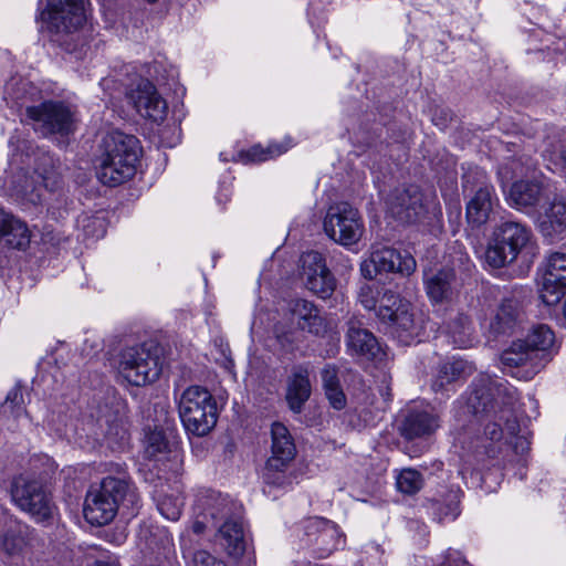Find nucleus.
Masks as SVG:
<instances>
[{
    "instance_id": "obj_1",
    "label": "nucleus",
    "mask_w": 566,
    "mask_h": 566,
    "mask_svg": "<svg viewBox=\"0 0 566 566\" xmlns=\"http://www.w3.org/2000/svg\"><path fill=\"white\" fill-rule=\"evenodd\" d=\"M516 401V389L506 380L481 374L453 403L455 427L465 429L467 423L473 426L480 417H493L504 421L505 429L515 434L518 427L513 412Z\"/></svg>"
},
{
    "instance_id": "obj_2",
    "label": "nucleus",
    "mask_w": 566,
    "mask_h": 566,
    "mask_svg": "<svg viewBox=\"0 0 566 566\" xmlns=\"http://www.w3.org/2000/svg\"><path fill=\"white\" fill-rule=\"evenodd\" d=\"M184 451L174 429L156 426L144 436V479L182 475Z\"/></svg>"
},
{
    "instance_id": "obj_3",
    "label": "nucleus",
    "mask_w": 566,
    "mask_h": 566,
    "mask_svg": "<svg viewBox=\"0 0 566 566\" xmlns=\"http://www.w3.org/2000/svg\"><path fill=\"white\" fill-rule=\"evenodd\" d=\"M105 153L96 167L98 180L108 187L118 186L136 174L138 139L115 132L105 138Z\"/></svg>"
},
{
    "instance_id": "obj_4",
    "label": "nucleus",
    "mask_w": 566,
    "mask_h": 566,
    "mask_svg": "<svg viewBox=\"0 0 566 566\" xmlns=\"http://www.w3.org/2000/svg\"><path fill=\"white\" fill-rule=\"evenodd\" d=\"M168 93L150 82L144 84V138L157 150L160 147L171 148L180 140L178 127L168 119V103L165 98Z\"/></svg>"
},
{
    "instance_id": "obj_5",
    "label": "nucleus",
    "mask_w": 566,
    "mask_h": 566,
    "mask_svg": "<svg viewBox=\"0 0 566 566\" xmlns=\"http://www.w3.org/2000/svg\"><path fill=\"white\" fill-rule=\"evenodd\" d=\"M129 489V482L123 478L106 476L98 484L90 486L83 507L87 523L103 526L114 520L118 505Z\"/></svg>"
},
{
    "instance_id": "obj_6",
    "label": "nucleus",
    "mask_w": 566,
    "mask_h": 566,
    "mask_svg": "<svg viewBox=\"0 0 566 566\" xmlns=\"http://www.w3.org/2000/svg\"><path fill=\"white\" fill-rule=\"evenodd\" d=\"M179 415L187 432L203 437L217 423V402L208 389L201 386H190L181 395Z\"/></svg>"
},
{
    "instance_id": "obj_7",
    "label": "nucleus",
    "mask_w": 566,
    "mask_h": 566,
    "mask_svg": "<svg viewBox=\"0 0 566 566\" xmlns=\"http://www.w3.org/2000/svg\"><path fill=\"white\" fill-rule=\"evenodd\" d=\"M531 240V230L517 221H504L496 226L488 243L484 260L493 269L514 262Z\"/></svg>"
},
{
    "instance_id": "obj_8",
    "label": "nucleus",
    "mask_w": 566,
    "mask_h": 566,
    "mask_svg": "<svg viewBox=\"0 0 566 566\" xmlns=\"http://www.w3.org/2000/svg\"><path fill=\"white\" fill-rule=\"evenodd\" d=\"M271 457L263 469L262 478L265 484L285 489L293 483L289 467L296 454L294 439L289 429L281 422L271 427Z\"/></svg>"
},
{
    "instance_id": "obj_9",
    "label": "nucleus",
    "mask_w": 566,
    "mask_h": 566,
    "mask_svg": "<svg viewBox=\"0 0 566 566\" xmlns=\"http://www.w3.org/2000/svg\"><path fill=\"white\" fill-rule=\"evenodd\" d=\"M410 310L411 305L408 301L390 290H384L376 315L401 342L409 344L426 328L423 321L416 319Z\"/></svg>"
},
{
    "instance_id": "obj_10",
    "label": "nucleus",
    "mask_w": 566,
    "mask_h": 566,
    "mask_svg": "<svg viewBox=\"0 0 566 566\" xmlns=\"http://www.w3.org/2000/svg\"><path fill=\"white\" fill-rule=\"evenodd\" d=\"M11 497L14 504L36 523H50L53 520L56 505L51 491L41 480L23 475L14 478Z\"/></svg>"
},
{
    "instance_id": "obj_11",
    "label": "nucleus",
    "mask_w": 566,
    "mask_h": 566,
    "mask_svg": "<svg viewBox=\"0 0 566 566\" xmlns=\"http://www.w3.org/2000/svg\"><path fill=\"white\" fill-rule=\"evenodd\" d=\"M387 205L390 214L403 223L422 222L441 213L436 197L424 195L417 186L395 190Z\"/></svg>"
},
{
    "instance_id": "obj_12",
    "label": "nucleus",
    "mask_w": 566,
    "mask_h": 566,
    "mask_svg": "<svg viewBox=\"0 0 566 566\" xmlns=\"http://www.w3.org/2000/svg\"><path fill=\"white\" fill-rule=\"evenodd\" d=\"M463 190L473 193L467 202V220L473 228H479L488 222L493 208L499 203L495 190L485 172L478 167L463 175Z\"/></svg>"
},
{
    "instance_id": "obj_13",
    "label": "nucleus",
    "mask_w": 566,
    "mask_h": 566,
    "mask_svg": "<svg viewBox=\"0 0 566 566\" xmlns=\"http://www.w3.org/2000/svg\"><path fill=\"white\" fill-rule=\"evenodd\" d=\"M88 4V0H48L40 19L53 35L72 34L86 23Z\"/></svg>"
},
{
    "instance_id": "obj_14",
    "label": "nucleus",
    "mask_w": 566,
    "mask_h": 566,
    "mask_svg": "<svg viewBox=\"0 0 566 566\" xmlns=\"http://www.w3.org/2000/svg\"><path fill=\"white\" fill-rule=\"evenodd\" d=\"M324 231L336 243L352 247L361 239L364 222L356 208L348 202H338L328 208Z\"/></svg>"
},
{
    "instance_id": "obj_15",
    "label": "nucleus",
    "mask_w": 566,
    "mask_h": 566,
    "mask_svg": "<svg viewBox=\"0 0 566 566\" xmlns=\"http://www.w3.org/2000/svg\"><path fill=\"white\" fill-rule=\"evenodd\" d=\"M417 266L415 258L409 254H401L394 248L373 244L369 256L360 263L361 275L367 280H374L381 273H399L410 275Z\"/></svg>"
},
{
    "instance_id": "obj_16",
    "label": "nucleus",
    "mask_w": 566,
    "mask_h": 566,
    "mask_svg": "<svg viewBox=\"0 0 566 566\" xmlns=\"http://www.w3.org/2000/svg\"><path fill=\"white\" fill-rule=\"evenodd\" d=\"M27 116L34 123V129L43 136L69 135L74 129V115L63 102L48 101L38 106H29Z\"/></svg>"
},
{
    "instance_id": "obj_17",
    "label": "nucleus",
    "mask_w": 566,
    "mask_h": 566,
    "mask_svg": "<svg viewBox=\"0 0 566 566\" xmlns=\"http://www.w3.org/2000/svg\"><path fill=\"white\" fill-rule=\"evenodd\" d=\"M153 486L150 492L158 512L169 521H177L184 506V485L181 475H158V478H145Z\"/></svg>"
},
{
    "instance_id": "obj_18",
    "label": "nucleus",
    "mask_w": 566,
    "mask_h": 566,
    "mask_svg": "<svg viewBox=\"0 0 566 566\" xmlns=\"http://www.w3.org/2000/svg\"><path fill=\"white\" fill-rule=\"evenodd\" d=\"M539 298L547 306H553L566 294V253H549L542 266Z\"/></svg>"
},
{
    "instance_id": "obj_19",
    "label": "nucleus",
    "mask_w": 566,
    "mask_h": 566,
    "mask_svg": "<svg viewBox=\"0 0 566 566\" xmlns=\"http://www.w3.org/2000/svg\"><path fill=\"white\" fill-rule=\"evenodd\" d=\"M300 263L305 286L322 298L329 297L336 287V280L327 269L323 255L317 251H310L302 254Z\"/></svg>"
},
{
    "instance_id": "obj_20",
    "label": "nucleus",
    "mask_w": 566,
    "mask_h": 566,
    "mask_svg": "<svg viewBox=\"0 0 566 566\" xmlns=\"http://www.w3.org/2000/svg\"><path fill=\"white\" fill-rule=\"evenodd\" d=\"M305 532L321 558L327 557L344 543L337 525L323 517L308 520Z\"/></svg>"
},
{
    "instance_id": "obj_21",
    "label": "nucleus",
    "mask_w": 566,
    "mask_h": 566,
    "mask_svg": "<svg viewBox=\"0 0 566 566\" xmlns=\"http://www.w3.org/2000/svg\"><path fill=\"white\" fill-rule=\"evenodd\" d=\"M501 363L505 368L522 367L516 376L525 380L532 379L542 368L536 359V353H532L525 340L514 342L501 354Z\"/></svg>"
},
{
    "instance_id": "obj_22",
    "label": "nucleus",
    "mask_w": 566,
    "mask_h": 566,
    "mask_svg": "<svg viewBox=\"0 0 566 566\" xmlns=\"http://www.w3.org/2000/svg\"><path fill=\"white\" fill-rule=\"evenodd\" d=\"M30 241L27 223L0 209V248L25 250Z\"/></svg>"
},
{
    "instance_id": "obj_23",
    "label": "nucleus",
    "mask_w": 566,
    "mask_h": 566,
    "mask_svg": "<svg viewBox=\"0 0 566 566\" xmlns=\"http://www.w3.org/2000/svg\"><path fill=\"white\" fill-rule=\"evenodd\" d=\"M532 179L516 180L510 187L506 195L507 203L521 211L534 208L543 197V188L541 182L531 176Z\"/></svg>"
},
{
    "instance_id": "obj_24",
    "label": "nucleus",
    "mask_w": 566,
    "mask_h": 566,
    "mask_svg": "<svg viewBox=\"0 0 566 566\" xmlns=\"http://www.w3.org/2000/svg\"><path fill=\"white\" fill-rule=\"evenodd\" d=\"M346 345L352 354L375 359L381 353V347L368 329L363 328L357 321H349L346 335Z\"/></svg>"
},
{
    "instance_id": "obj_25",
    "label": "nucleus",
    "mask_w": 566,
    "mask_h": 566,
    "mask_svg": "<svg viewBox=\"0 0 566 566\" xmlns=\"http://www.w3.org/2000/svg\"><path fill=\"white\" fill-rule=\"evenodd\" d=\"M217 542L232 557H240L247 549L243 522L240 517H229L219 527Z\"/></svg>"
},
{
    "instance_id": "obj_26",
    "label": "nucleus",
    "mask_w": 566,
    "mask_h": 566,
    "mask_svg": "<svg viewBox=\"0 0 566 566\" xmlns=\"http://www.w3.org/2000/svg\"><path fill=\"white\" fill-rule=\"evenodd\" d=\"M541 233L554 241L566 231V202L554 198L538 216Z\"/></svg>"
},
{
    "instance_id": "obj_27",
    "label": "nucleus",
    "mask_w": 566,
    "mask_h": 566,
    "mask_svg": "<svg viewBox=\"0 0 566 566\" xmlns=\"http://www.w3.org/2000/svg\"><path fill=\"white\" fill-rule=\"evenodd\" d=\"M144 84L150 82L163 92H170L178 84L177 70L160 54L144 66Z\"/></svg>"
},
{
    "instance_id": "obj_28",
    "label": "nucleus",
    "mask_w": 566,
    "mask_h": 566,
    "mask_svg": "<svg viewBox=\"0 0 566 566\" xmlns=\"http://www.w3.org/2000/svg\"><path fill=\"white\" fill-rule=\"evenodd\" d=\"M290 312L292 319L296 322L301 329L315 335L326 332V322L312 302L302 298L295 300L291 303Z\"/></svg>"
},
{
    "instance_id": "obj_29",
    "label": "nucleus",
    "mask_w": 566,
    "mask_h": 566,
    "mask_svg": "<svg viewBox=\"0 0 566 566\" xmlns=\"http://www.w3.org/2000/svg\"><path fill=\"white\" fill-rule=\"evenodd\" d=\"M60 163L50 153L39 150L34 163V176L40 186L53 192L63 186Z\"/></svg>"
},
{
    "instance_id": "obj_30",
    "label": "nucleus",
    "mask_w": 566,
    "mask_h": 566,
    "mask_svg": "<svg viewBox=\"0 0 566 566\" xmlns=\"http://www.w3.org/2000/svg\"><path fill=\"white\" fill-rule=\"evenodd\" d=\"M140 346L134 345L126 347L119 358L118 374L122 382L130 387V392L134 396L138 395L140 387Z\"/></svg>"
},
{
    "instance_id": "obj_31",
    "label": "nucleus",
    "mask_w": 566,
    "mask_h": 566,
    "mask_svg": "<svg viewBox=\"0 0 566 566\" xmlns=\"http://www.w3.org/2000/svg\"><path fill=\"white\" fill-rule=\"evenodd\" d=\"M311 396V382L306 369H295L287 380L286 402L294 413H300Z\"/></svg>"
},
{
    "instance_id": "obj_32",
    "label": "nucleus",
    "mask_w": 566,
    "mask_h": 566,
    "mask_svg": "<svg viewBox=\"0 0 566 566\" xmlns=\"http://www.w3.org/2000/svg\"><path fill=\"white\" fill-rule=\"evenodd\" d=\"M439 426L438 416L428 411L412 410L402 422L401 434L407 439H415L433 433Z\"/></svg>"
},
{
    "instance_id": "obj_33",
    "label": "nucleus",
    "mask_w": 566,
    "mask_h": 566,
    "mask_svg": "<svg viewBox=\"0 0 566 566\" xmlns=\"http://www.w3.org/2000/svg\"><path fill=\"white\" fill-rule=\"evenodd\" d=\"M460 490L450 489L444 495L429 502V510L438 523L452 522L459 514Z\"/></svg>"
},
{
    "instance_id": "obj_34",
    "label": "nucleus",
    "mask_w": 566,
    "mask_h": 566,
    "mask_svg": "<svg viewBox=\"0 0 566 566\" xmlns=\"http://www.w3.org/2000/svg\"><path fill=\"white\" fill-rule=\"evenodd\" d=\"M503 429L500 422H489L485 424L482 437H476L469 442V449L474 450L476 454H485L489 458H495L501 451V439Z\"/></svg>"
},
{
    "instance_id": "obj_35",
    "label": "nucleus",
    "mask_w": 566,
    "mask_h": 566,
    "mask_svg": "<svg viewBox=\"0 0 566 566\" xmlns=\"http://www.w3.org/2000/svg\"><path fill=\"white\" fill-rule=\"evenodd\" d=\"M521 313V304L516 298H504L491 323V328L499 334L512 331L520 321Z\"/></svg>"
},
{
    "instance_id": "obj_36",
    "label": "nucleus",
    "mask_w": 566,
    "mask_h": 566,
    "mask_svg": "<svg viewBox=\"0 0 566 566\" xmlns=\"http://www.w3.org/2000/svg\"><path fill=\"white\" fill-rule=\"evenodd\" d=\"M321 377L329 405L336 410H343L347 405V399L338 378L337 368L332 365L325 366L321 371Z\"/></svg>"
},
{
    "instance_id": "obj_37",
    "label": "nucleus",
    "mask_w": 566,
    "mask_h": 566,
    "mask_svg": "<svg viewBox=\"0 0 566 566\" xmlns=\"http://www.w3.org/2000/svg\"><path fill=\"white\" fill-rule=\"evenodd\" d=\"M532 353H536V359L541 361L542 367L549 360L548 349L555 342L553 331L544 324H539L531 331L524 339Z\"/></svg>"
},
{
    "instance_id": "obj_38",
    "label": "nucleus",
    "mask_w": 566,
    "mask_h": 566,
    "mask_svg": "<svg viewBox=\"0 0 566 566\" xmlns=\"http://www.w3.org/2000/svg\"><path fill=\"white\" fill-rule=\"evenodd\" d=\"M446 334L458 348H468L473 345L474 337L469 317L457 314L446 326Z\"/></svg>"
},
{
    "instance_id": "obj_39",
    "label": "nucleus",
    "mask_w": 566,
    "mask_h": 566,
    "mask_svg": "<svg viewBox=\"0 0 566 566\" xmlns=\"http://www.w3.org/2000/svg\"><path fill=\"white\" fill-rule=\"evenodd\" d=\"M471 364L463 359H452L443 363L438 371V375L432 384L433 390H442L447 385L468 376L472 373Z\"/></svg>"
},
{
    "instance_id": "obj_40",
    "label": "nucleus",
    "mask_w": 566,
    "mask_h": 566,
    "mask_svg": "<svg viewBox=\"0 0 566 566\" xmlns=\"http://www.w3.org/2000/svg\"><path fill=\"white\" fill-rule=\"evenodd\" d=\"M535 172V164L531 157L513 158L500 166L497 170L501 187L505 191L506 185L513 178L532 176Z\"/></svg>"
},
{
    "instance_id": "obj_41",
    "label": "nucleus",
    "mask_w": 566,
    "mask_h": 566,
    "mask_svg": "<svg viewBox=\"0 0 566 566\" xmlns=\"http://www.w3.org/2000/svg\"><path fill=\"white\" fill-rule=\"evenodd\" d=\"M453 270H441L426 280L427 294L433 302H441L452 292Z\"/></svg>"
},
{
    "instance_id": "obj_42",
    "label": "nucleus",
    "mask_w": 566,
    "mask_h": 566,
    "mask_svg": "<svg viewBox=\"0 0 566 566\" xmlns=\"http://www.w3.org/2000/svg\"><path fill=\"white\" fill-rule=\"evenodd\" d=\"M144 384L154 382L161 375L164 367V348L154 342L144 343Z\"/></svg>"
},
{
    "instance_id": "obj_43",
    "label": "nucleus",
    "mask_w": 566,
    "mask_h": 566,
    "mask_svg": "<svg viewBox=\"0 0 566 566\" xmlns=\"http://www.w3.org/2000/svg\"><path fill=\"white\" fill-rule=\"evenodd\" d=\"M197 506L200 513L212 520L226 516L229 511V503L219 492L206 491L197 499Z\"/></svg>"
},
{
    "instance_id": "obj_44",
    "label": "nucleus",
    "mask_w": 566,
    "mask_h": 566,
    "mask_svg": "<svg viewBox=\"0 0 566 566\" xmlns=\"http://www.w3.org/2000/svg\"><path fill=\"white\" fill-rule=\"evenodd\" d=\"M33 533L34 530L29 525L14 522V525L10 526V528L4 533L1 547L10 555L15 554L28 544V541L32 537Z\"/></svg>"
},
{
    "instance_id": "obj_45",
    "label": "nucleus",
    "mask_w": 566,
    "mask_h": 566,
    "mask_svg": "<svg viewBox=\"0 0 566 566\" xmlns=\"http://www.w3.org/2000/svg\"><path fill=\"white\" fill-rule=\"evenodd\" d=\"M40 187L38 179L34 180L33 177H28L25 174H19L12 179V189L17 196L33 205L41 202Z\"/></svg>"
},
{
    "instance_id": "obj_46",
    "label": "nucleus",
    "mask_w": 566,
    "mask_h": 566,
    "mask_svg": "<svg viewBox=\"0 0 566 566\" xmlns=\"http://www.w3.org/2000/svg\"><path fill=\"white\" fill-rule=\"evenodd\" d=\"M0 413L7 417H13L14 419L27 415L23 391L20 385H15L9 390L6 400L0 406Z\"/></svg>"
},
{
    "instance_id": "obj_47",
    "label": "nucleus",
    "mask_w": 566,
    "mask_h": 566,
    "mask_svg": "<svg viewBox=\"0 0 566 566\" xmlns=\"http://www.w3.org/2000/svg\"><path fill=\"white\" fill-rule=\"evenodd\" d=\"M396 486L397 490L403 494H416L423 486V476L415 469H402L396 475Z\"/></svg>"
},
{
    "instance_id": "obj_48",
    "label": "nucleus",
    "mask_w": 566,
    "mask_h": 566,
    "mask_svg": "<svg viewBox=\"0 0 566 566\" xmlns=\"http://www.w3.org/2000/svg\"><path fill=\"white\" fill-rule=\"evenodd\" d=\"M290 147V144L283 143H271L266 147L255 145L248 150L247 156L252 161H266L284 154Z\"/></svg>"
},
{
    "instance_id": "obj_49",
    "label": "nucleus",
    "mask_w": 566,
    "mask_h": 566,
    "mask_svg": "<svg viewBox=\"0 0 566 566\" xmlns=\"http://www.w3.org/2000/svg\"><path fill=\"white\" fill-rule=\"evenodd\" d=\"M382 292L384 291L377 285L364 284L359 289L358 301L364 306V308L368 311H376L379 305Z\"/></svg>"
},
{
    "instance_id": "obj_50",
    "label": "nucleus",
    "mask_w": 566,
    "mask_h": 566,
    "mask_svg": "<svg viewBox=\"0 0 566 566\" xmlns=\"http://www.w3.org/2000/svg\"><path fill=\"white\" fill-rule=\"evenodd\" d=\"M190 566H227L226 563L207 551H197Z\"/></svg>"
},
{
    "instance_id": "obj_51",
    "label": "nucleus",
    "mask_w": 566,
    "mask_h": 566,
    "mask_svg": "<svg viewBox=\"0 0 566 566\" xmlns=\"http://www.w3.org/2000/svg\"><path fill=\"white\" fill-rule=\"evenodd\" d=\"M440 566H469V564L460 552L448 551Z\"/></svg>"
},
{
    "instance_id": "obj_52",
    "label": "nucleus",
    "mask_w": 566,
    "mask_h": 566,
    "mask_svg": "<svg viewBox=\"0 0 566 566\" xmlns=\"http://www.w3.org/2000/svg\"><path fill=\"white\" fill-rule=\"evenodd\" d=\"M127 99L129 103L134 105L137 112H139V104L142 101V90L140 84L138 83L135 91H130L126 94Z\"/></svg>"
},
{
    "instance_id": "obj_53",
    "label": "nucleus",
    "mask_w": 566,
    "mask_h": 566,
    "mask_svg": "<svg viewBox=\"0 0 566 566\" xmlns=\"http://www.w3.org/2000/svg\"><path fill=\"white\" fill-rule=\"evenodd\" d=\"M90 227H98L101 229V232L97 233L95 237L96 238H102L104 235V228H103V221L98 218H92V219H88V223L85 226V229H88Z\"/></svg>"
},
{
    "instance_id": "obj_54",
    "label": "nucleus",
    "mask_w": 566,
    "mask_h": 566,
    "mask_svg": "<svg viewBox=\"0 0 566 566\" xmlns=\"http://www.w3.org/2000/svg\"><path fill=\"white\" fill-rule=\"evenodd\" d=\"M192 530H193V532H195V533H197V534L202 533V532H203V530H205V524H203V522H199V521H198V522H195V523H193V525H192Z\"/></svg>"
},
{
    "instance_id": "obj_55",
    "label": "nucleus",
    "mask_w": 566,
    "mask_h": 566,
    "mask_svg": "<svg viewBox=\"0 0 566 566\" xmlns=\"http://www.w3.org/2000/svg\"><path fill=\"white\" fill-rule=\"evenodd\" d=\"M92 566H117L114 562L96 560Z\"/></svg>"
},
{
    "instance_id": "obj_56",
    "label": "nucleus",
    "mask_w": 566,
    "mask_h": 566,
    "mask_svg": "<svg viewBox=\"0 0 566 566\" xmlns=\"http://www.w3.org/2000/svg\"><path fill=\"white\" fill-rule=\"evenodd\" d=\"M560 158L564 167L566 168V149L562 151Z\"/></svg>"
},
{
    "instance_id": "obj_57",
    "label": "nucleus",
    "mask_w": 566,
    "mask_h": 566,
    "mask_svg": "<svg viewBox=\"0 0 566 566\" xmlns=\"http://www.w3.org/2000/svg\"><path fill=\"white\" fill-rule=\"evenodd\" d=\"M457 440H458L459 442H461V443H465V438H464V437H462V433H461V432H459V433H458Z\"/></svg>"
},
{
    "instance_id": "obj_58",
    "label": "nucleus",
    "mask_w": 566,
    "mask_h": 566,
    "mask_svg": "<svg viewBox=\"0 0 566 566\" xmlns=\"http://www.w3.org/2000/svg\"><path fill=\"white\" fill-rule=\"evenodd\" d=\"M166 11H167V7H166V6L160 4V15H163L164 13H166Z\"/></svg>"
},
{
    "instance_id": "obj_59",
    "label": "nucleus",
    "mask_w": 566,
    "mask_h": 566,
    "mask_svg": "<svg viewBox=\"0 0 566 566\" xmlns=\"http://www.w3.org/2000/svg\"><path fill=\"white\" fill-rule=\"evenodd\" d=\"M455 213H457V217H459L461 214V208L459 205H457Z\"/></svg>"
},
{
    "instance_id": "obj_60",
    "label": "nucleus",
    "mask_w": 566,
    "mask_h": 566,
    "mask_svg": "<svg viewBox=\"0 0 566 566\" xmlns=\"http://www.w3.org/2000/svg\"><path fill=\"white\" fill-rule=\"evenodd\" d=\"M149 3H155L157 0H147Z\"/></svg>"
},
{
    "instance_id": "obj_61",
    "label": "nucleus",
    "mask_w": 566,
    "mask_h": 566,
    "mask_svg": "<svg viewBox=\"0 0 566 566\" xmlns=\"http://www.w3.org/2000/svg\"><path fill=\"white\" fill-rule=\"evenodd\" d=\"M14 99L19 101L21 97L19 95L13 97Z\"/></svg>"
}]
</instances>
